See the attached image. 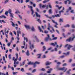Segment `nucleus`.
I'll list each match as a JSON object with an SVG mask.
<instances>
[{"label":"nucleus","instance_id":"13d9d810","mask_svg":"<svg viewBox=\"0 0 75 75\" xmlns=\"http://www.w3.org/2000/svg\"><path fill=\"white\" fill-rule=\"evenodd\" d=\"M72 61V59H70L69 60V62H71Z\"/></svg>","mask_w":75,"mask_h":75},{"label":"nucleus","instance_id":"c85d7f7f","mask_svg":"<svg viewBox=\"0 0 75 75\" xmlns=\"http://www.w3.org/2000/svg\"><path fill=\"white\" fill-rule=\"evenodd\" d=\"M64 27H69L70 25L69 24H67L66 25L64 26Z\"/></svg>","mask_w":75,"mask_h":75},{"label":"nucleus","instance_id":"a18cd8bd","mask_svg":"<svg viewBox=\"0 0 75 75\" xmlns=\"http://www.w3.org/2000/svg\"><path fill=\"white\" fill-rule=\"evenodd\" d=\"M36 69H34L32 72V73H34L36 71Z\"/></svg>","mask_w":75,"mask_h":75},{"label":"nucleus","instance_id":"f03ea898","mask_svg":"<svg viewBox=\"0 0 75 75\" xmlns=\"http://www.w3.org/2000/svg\"><path fill=\"white\" fill-rule=\"evenodd\" d=\"M28 8H30L32 15H33V14L34 13V10H33V6H30L29 5H28Z\"/></svg>","mask_w":75,"mask_h":75},{"label":"nucleus","instance_id":"412c9836","mask_svg":"<svg viewBox=\"0 0 75 75\" xmlns=\"http://www.w3.org/2000/svg\"><path fill=\"white\" fill-rule=\"evenodd\" d=\"M64 9H65V8H64V7H63V10H62L61 11H59V13L60 14H61V12L62 13L64 12Z\"/></svg>","mask_w":75,"mask_h":75},{"label":"nucleus","instance_id":"4c0bfd02","mask_svg":"<svg viewBox=\"0 0 75 75\" xmlns=\"http://www.w3.org/2000/svg\"><path fill=\"white\" fill-rule=\"evenodd\" d=\"M15 13L16 14H18L20 13V12L18 11V10H17L16 12H15Z\"/></svg>","mask_w":75,"mask_h":75},{"label":"nucleus","instance_id":"cd10ccee","mask_svg":"<svg viewBox=\"0 0 75 75\" xmlns=\"http://www.w3.org/2000/svg\"><path fill=\"white\" fill-rule=\"evenodd\" d=\"M24 40L25 41L26 40V42H28V38H25V37L24 38Z\"/></svg>","mask_w":75,"mask_h":75},{"label":"nucleus","instance_id":"6e6552de","mask_svg":"<svg viewBox=\"0 0 75 75\" xmlns=\"http://www.w3.org/2000/svg\"><path fill=\"white\" fill-rule=\"evenodd\" d=\"M47 37H46L45 38V41H48V40H49V39L50 38V35L49 34H48L47 35Z\"/></svg>","mask_w":75,"mask_h":75},{"label":"nucleus","instance_id":"a878e982","mask_svg":"<svg viewBox=\"0 0 75 75\" xmlns=\"http://www.w3.org/2000/svg\"><path fill=\"white\" fill-rule=\"evenodd\" d=\"M38 56V58H41V54H39L37 55Z\"/></svg>","mask_w":75,"mask_h":75},{"label":"nucleus","instance_id":"c756f323","mask_svg":"<svg viewBox=\"0 0 75 75\" xmlns=\"http://www.w3.org/2000/svg\"><path fill=\"white\" fill-rule=\"evenodd\" d=\"M5 1L4 2V4H6L8 2L9 0H4Z\"/></svg>","mask_w":75,"mask_h":75},{"label":"nucleus","instance_id":"69168bd1","mask_svg":"<svg viewBox=\"0 0 75 75\" xmlns=\"http://www.w3.org/2000/svg\"><path fill=\"white\" fill-rule=\"evenodd\" d=\"M52 47H50L48 49V50H52Z\"/></svg>","mask_w":75,"mask_h":75},{"label":"nucleus","instance_id":"774afa93","mask_svg":"<svg viewBox=\"0 0 75 75\" xmlns=\"http://www.w3.org/2000/svg\"><path fill=\"white\" fill-rule=\"evenodd\" d=\"M35 64H40V62H35Z\"/></svg>","mask_w":75,"mask_h":75},{"label":"nucleus","instance_id":"0eeeda50","mask_svg":"<svg viewBox=\"0 0 75 75\" xmlns=\"http://www.w3.org/2000/svg\"><path fill=\"white\" fill-rule=\"evenodd\" d=\"M52 45H53V46H55L56 45H57V48H58L59 46L58 45H57V42H54V43H52L50 44Z\"/></svg>","mask_w":75,"mask_h":75},{"label":"nucleus","instance_id":"aec40b11","mask_svg":"<svg viewBox=\"0 0 75 75\" xmlns=\"http://www.w3.org/2000/svg\"><path fill=\"white\" fill-rule=\"evenodd\" d=\"M64 9H65V8H64V7H63V10H62L61 11H59V13L60 14H61V12L62 13L64 12Z\"/></svg>","mask_w":75,"mask_h":75},{"label":"nucleus","instance_id":"79ce46f5","mask_svg":"<svg viewBox=\"0 0 75 75\" xmlns=\"http://www.w3.org/2000/svg\"><path fill=\"white\" fill-rule=\"evenodd\" d=\"M14 64L15 65V64H16V61H17V59H16L14 60Z\"/></svg>","mask_w":75,"mask_h":75},{"label":"nucleus","instance_id":"09e8293b","mask_svg":"<svg viewBox=\"0 0 75 75\" xmlns=\"http://www.w3.org/2000/svg\"><path fill=\"white\" fill-rule=\"evenodd\" d=\"M16 59H18V54L17 53L16 54Z\"/></svg>","mask_w":75,"mask_h":75},{"label":"nucleus","instance_id":"f3484780","mask_svg":"<svg viewBox=\"0 0 75 75\" xmlns=\"http://www.w3.org/2000/svg\"><path fill=\"white\" fill-rule=\"evenodd\" d=\"M38 30H40V32H42V33H43V31L42 30H41V28L40 27L38 26Z\"/></svg>","mask_w":75,"mask_h":75},{"label":"nucleus","instance_id":"7ed1b4c3","mask_svg":"<svg viewBox=\"0 0 75 75\" xmlns=\"http://www.w3.org/2000/svg\"><path fill=\"white\" fill-rule=\"evenodd\" d=\"M18 30L17 31V40L18 41L20 40V38L18 37H19V33L21 34V31H20L21 29L20 28H19Z\"/></svg>","mask_w":75,"mask_h":75},{"label":"nucleus","instance_id":"ddd939ff","mask_svg":"<svg viewBox=\"0 0 75 75\" xmlns=\"http://www.w3.org/2000/svg\"><path fill=\"white\" fill-rule=\"evenodd\" d=\"M25 54L26 55L28 56V57L30 55V52H29V50H28L26 52H25Z\"/></svg>","mask_w":75,"mask_h":75},{"label":"nucleus","instance_id":"f8f14e48","mask_svg":"<svg viewBox=\"0 0 75 75\" xmlns=\"http://www.w3.org/2000/svg\"><path fill=\"white\" fill-rule=\"evenodd\" d=\"M72 47H73V46L72 45H71L68 44V47L67 48L68 50H70V48H72Z\"/></svg>","mask_w":75,"mask_h":75},{"label":"nucleus","instance_id":"bf43d9fd","mask_svg":"<svg viewBox=\"0 0 75 75\" xmlns=\"http://www.w3.org/2000/svg\"><path fill=\"white\" fill-rule=\"evenodd\" d=\"M55 16L56 17H59V14L55 15Z\"/></svg>","mask_w":75,"mask_h":75},{"label":"nucleus","instance_id":"37998d69","mask_svg":"<svg viewBox=\"0 0 75 75\" xmlns=\"http://www.w3.org/2000/svg\"><path fill=\"white\" fill-rule=\"evenodd\" d=\"M18 16L20 18V19H21V20H23V18H22V17L21 16H20V15L19 14L18 15Z\"/></svg>","mask_w":75,"mask_h":75},{"label":"nucleus","instance_id":"4468645a","mask_svg":"<svg viewBox=\"0 0 75 75\" xmlns=\"http://www.w3.org/2000/svg\"><path fill=\"white\" fill-rule=\"evenodd\" d=\"M34 64V62H32L31 61L29 62L28 63V65H33Z\"/></svg>","mask_w":75,"mask_h":75},{"label":"nucleus","instance_id":"20e7f679","mask_svg":"<svg viewBox=\"0 0 75 75\" xmlns=\"http://www.w3.org/2000/svg\"><path fill=\"white\" fill-rule=\"evenodd\" d=\"M74 38H75V36L73 37V38H70L69 39H67L66 41L67 42L68 41V42H71V41H74Z\"/></svg>","mask_w":75,"mask_h":75},{"label":"nucleus","instance_id":"6e6d98bb","mask_svg":"<svg viewBox=\"0 0 75 75\" xmlns=\"http://www.w3.org/2000/svg\"><path fill=\"white\" fill-rule=\"evenodd\" d=\"M64 57H65V56L64 55L60 57V58H64Z\"/></svg>","mask_w":75,"mask_h":75},{"label":"nucleus","instance_id":"3c124183","mask_svg":"<svg viewBox=\"0 0 75 75\" xmlns=\"http://www.w3.org/2000/svg\"><path fill=\"white\" fill-rule=\"evenodd\" d=\"M40 71H45V69H44V68H42L40 69Z\"/></svg>","mask_w":75,"mask_h":75},{"label":"nucleus","instance_id":"a211bd4d","mask_svg":"<svg viewBox=\"0 0 75 75\" xmlns=\"http://www.w3.org/2000/svg\"><path fill=\"white\" fill-rule=\"evenodd\" d=\"M23 45L24 46L25 45V48L26 49L27 47V44L25 45V41H23Z\"/></svg>","mask_w":75,"mask_h":75},{"label":"nucleus","instance_id":"2eb2a0df","mask_svg":"<svg viewBox=\"0 0 75 75\" xmlns=\"http://www.w3.org/2000/svg\"><path fill=\"white\" fill-rule=\"evenodd\" d=\"M35 13H36V17H39V18H40V17H41V16L38 14V13H37V12H35Z\"/></svg>","mask_w":75,"mask_h":75},{"label":"nucleus","instance_id":"4be33fe9","mask_svg":"<svg viewBox=\"0 0 75 75\" xmlns=\"http://www.w3.org/2000/svg\"><path fill=\"white\" fill-rule=\"evenodd\" d=\"M71 71V69H70L67 71V74H68L69 75L70 74V71Z\"/></svg>","mask_w":75,"mask_h":75},{"label":"nucleus","instance_id":"4d7b16f0","mask_svg":"<svg viewBox=\"0 0 75 75\" xmlns=\"http://www.w3.org/2000/svg\"><path fill=\"white\" fill-rule=\"evenodd\" d=\"M21 71L22 72H24V68H22L21 69Z\"/></svg>","mask_w":75,"mask_h":75},{"label":"nucleus","instance_id":"dca6fc26","mask_svg":"<svg viewBox=\"0 0 75 75\" xmlns=\"http://www.w3.org/2000/svg\"><path fill=\"white\" fill-rule=\"evenodd\" d=\"M9 14V16H10L12 18H14V16H14V14L13 13H11Z\"/></svg>","mask_w":75,"mask_h":75},{"label":"nucleus","instance_id":"b1692460","mask_svg":"<svg viewBox=\"0 0 75 75\" xmlns=\"http://www.w3.org/2000/svg\"><path fill=\"white\" fill-rule=\"evenodd\" d=\"M45 16H46L47 18H50V19H52V17H50L48 16V15H45Z\"/></svg>","mask_w":75,"mask_h":75},{"label":"nucleus","instance_id":"393cba45","mask_svg":"<svg viewBox=\"0 0 75 75\" xmlns=\"http://www.w3.org/2000/svg\"><path fill=\"white\" fill-rule=\"evenodd\" d=\"M52 9H50L49 11V14H52Z\"/></svg>","mask_w":75,"mask_h":75},{"label":"nucleus","instance_id":"de8ad7c7","mask_svg":"<svg viewBox=\"0 0 75 75\" xmlns=\"http://www.w3.org/2000/svg\"><path fill=\"white\" fill-rule=\"evenodd\" d=\"M10 45H11V42H9V43H8L7 45H8V47H10Z\"/></svg>","mask_w":75,"mask_h":75},{"label":"nucleus","instance_id":"c03bdc74","mask_svg":"<svg viewBox=\"0 0 75 75\" xmlns=\"http://www.w3.org/2000/svg\"><path fill=\"white\" fill-rule=\"evenodd\" d=\"M36 42H40V40L39 39L37 38L36 39Z\"/></svg>","mask_w":75,"mask_h":75},{"label":"nucleus","instance_id":"5701e85b","mask_svg":"<svg viewBox=\"0 0 75 75\" xmlns=\"http://www.w3.org/2000/svg\"><path fill=\"white\" fill-rule=\"evenodd\" d=\"M63 54H65V55L67 56V55H69V52H68L67 53H63Z\"/></svg>","mask_w":75,"mask_h":75},{"label":"nucleus","instance_id":"9b49d317","mask_svg":"<svg viewBox=\"0 0 75 75\" xmlns=\"http://www.w3.org/2000/svg\"><path fill=\"white\" fill-rule=\"evenodd\" d=\"M31 30L32 31H33L34 32L36 31V30L33 26L31 28Z\"/></svg>","mask_w":75,"mask_h":75},{"label":"nucleus","instance_id":"0e129e2a","mask_svg":"<svg viewBox=\"0 0 75 75\" xmlns=\"http://www.w3.org/2000/svg\"><path fill=\"white\" fill-rule=\"evenodd\" d=\"M42 58H46V56H45V55H44L43 56Z\"/></svg>","mask_w":75,"mask_h":75},{"label":"nucleus","instance_id":"473e14b6","mask_svg":"<svg viewBox=\"0 0 75 75\" xmlns=\"http://www.w3.org/2000/svg\"><path fill=\"white\" fill-rule=\"evenodd\" d=\"M50 1V0H45L43 1V3H47V2H48Z\"/></svg>","mask_w":75,"mask_h":75},{"label":"nucleus","instance_id":"e2e57ef3","mask_svg":"<svg viewBox=\"0 0 75 75\" xmlns=\"http://www.w3.org/2000/svg\"><path fill=\"white\" fill-rule=\"evenodd\" d=\"M47 72L48 74H50V73H51V71H50V70L48 71H47Z\"/></svg>","mask_w":75,"mask_h":75},{"label":"nucleus","instance_id":"a19ab883","mask_svg":"<svg viewBox=\"0 0 75 75\" xmlns=\"http://www.w3.org/2000/svg\"><path fill=\"white\" fill-rule=\"evenodd\" d=\"M11 23H12V24H11L12 25L13 27H15V24H14V23L13 22H11Z\"/></svg>","mask_w":75,"mask_h":75},{"label":"nucleus","instance_id":"1a4fd4ad","mask_svg":"<svg viewBox=\"0 0 75 75\" xmlns=\"http://www.w3.org/2000/svg\"><path fill=\"white\" fill-rule=\"evenodd\" d=\"M24 26L27 29V30H28V29H30V26L29 25H25Z\"/></svg>","mask_w":75,"mask_h":75},{"label":"nucleus","instance_id":"c9c22d12","mask_svg":"<svg viewBox=\"0 0 75 75\" xmlns=\"http://www.w3.org/2000/svg\"><path fill=\"white\" fill-rule=\"evenodd\" d=\"M70 13H73V14H75V12H74V10H72L70 11Z\"/></svg>","mask_w":75,"mask_h":75},{"label":"nucleus","instance_id":"ea45409f","mask_svg":"<svg viewBox=\"0 0 75 75\" xmlns=\"http://www.w3.org/2000/svg\"><path fill=\"white\" fill-rule=\"evenodd\" d=\"M65 69V67H63L62 68H60V71H64Z\"/></svg>","mask_w":75,"mask_h":75},{"label":"nucleus","instance_id":"864d4df0","mask_svg":"<svg viewBox=\"0 0 75 75\" xmlns=\"http://www.w3.org/2000/svg\"><path fill=\"white\" fill-rule=\"evenodd\" d=\"M57 40V37H54L52 39V40Z\"/></svg>","mask_w":75,"mask_h":75},{"label":"nucleus","instance_id":"603ef678","mask_svg":"<svg viewBox=\"0 0 75 75\" xmlns=\"http://www.w3.org/2000/svg\"><path fill=\"white\" fill-rule=\"evenodd\" d=\"M26 74L28 75H33L30 73H27Z\"/></svg>","mask_w":75,"mask_h":75},{"label":"nucleus","instance_id":"052dcab7","mask_svg":"<svg viewBox=\"0 0 75 75\" xmlns=\"http://www.w3.org/2000/svg\"><path fill=\"white\" fill-rule=\"evenodd\" d=\"M61 68L59 67H57V70H60Z\"/></svg>","mask_w":75,"mask_h":75},{"label":"nucleus","instance_id":"5fc2aeb1","mask_svg":"<svg viewBox=\"0 0 75 75\" xmlns=\"http://www.w3.org/2000/svg\"><path fill=\"white\" fill-rule=\"evenodd\" d=\"M45 33V34H47L48 33V31H47V30H45V32H44Z\"/></svg>","mask_w":75,"mask_h":75},{"label":"nucleus","instance_id":"39448f33","mask_svg":"<svg viewBox=\"0 0 75 75\" xmlns=\"http://www.w3.org/2000/svg\"><path fill=\"white\" fill-rule=\"evenodd\" d=\"M29 44L30 45V48L31 49V50L32 51L33 50V48H34V44H33L31 45V43L30 41L29 42Z\"/></svg>","mask_w":75,"mask_h":75},{"label":"nucleus","instance_id":"e433bc0d","mask_svg":"<svg viewBox=\"0 0 75 75\" xmlns=\"http://www.w3.org/2000/svg\"><path fill=\"white\" fill-rule=\"evenodd\" d=\"M36 64L35 63H33V67L34 68H35L36 67Z\"/></svg>","mask_w":75,"mask_h":75},{"label":"nucleus","instance_id":"338daca9","mask_svg":"<svg viewBox=\"0 0 75 75\" xmlns=\"http://www.w3.org/2000/svg\"><path fill=\"white\" fill-rule=\"evenodd\" d=\"M56 31L57 32V33H58V34H59V31L57 30H56Z\"/></svg>","mask_w":75,"mask_h":75},{"label":"nucleus","instance_id":"72a5a7b5","mask_svg":"<svg viewBox=\"0 0 75 75\" xmlns=\"http://www.w3.org/2000/svg\"><path fill=\"white\" fill-rule=\"evenodd\" d=\"M59 23H62V22H63V20L62 19H60L59 20Z\"/></svg>","mask_w":75,"mask_h":75},{"label":"nucleus","instance_id":"58836bf2","mask_svg":"<svg viewBox=\"0 0 75 75\" xmlns=\"http://www.w3.org/2000/svg\"><path fill=\"white\" fill-rule=\"evenodd\" d=\"M8 11L9 14H11V13H11V11H11V9L9 10Z\"/></svg>","mask_w":75,"mask_h":75},{"label":"nucleus","instance_id":"7c9ffc66","mask_svg":"<svg viewBox=\"0 0 75 75\" xmlns=\"http://www.w3.org/2000/svg\"><path fill=\"white\" fill-rule=\"evenodd\" d=\"M43 51H45V50H46V47H45V46H44L43 47Z\"/></svg>","mask_w":75,"mask_h":75},{"label":"nucleus","instance_id":"8fccbe9b","mask_svg":"<svg viewBox=\"0 0 75 75\" xmlns=\"http://www.w3.org/2000/svg\"><path fill=\"white\" fill-rule=\"evenodd\" d=\"M72 28H75V25L72 24Z\"/></svg>","mask_w":75,"mask_h":75},{"label":"nucleus","instance_id":"9d476101","mask_svg":"<svg viewBox=\"0 0 75 75\" xmlns=\"http://www.w3.org/2000/svg\"><path fill=\"white\" fill-rule=\"evenodd\" d=\"M51 64H52V62H47L45 63L46 65H47V66L50 65Z\"/></svg>","mask_w":75,"mask_h":75},{"label":"nucleus","instance_id":"f257e3e1","mask_svg":"<svg viewBox=\"0 0 75 75\" xmlns=\"http://www.w3.org/2000/svg\"><path fill=\"white\" fill-rule=\"evenodd\" d=\"M39 6L40 8H45V7H46L47 9V8H48V7H49V6H46L44 5H42V4H39Z\"/></svg>","mask_w":75,"mask_h":75},{"label":"nucleus","instance_id":"49530a36","mask_svg":"<svg viewBox=\"0 0 75 75\" xmlns=\"http://www.w3.org/2000/svg\"><path fill=\"white\" fill-rule=\"evenodd\" d=\"M8 58L9 59H11V55L9 54L8 56Z\"/></svg>","mask_w":75,"mask_h":75},{"label":"nucleus","instance_id":"680f3d73","mask_svg":"<svg viewBox=\"0 0 75 75\" xmlns=\"http://www.w3.org/2000/svg\"><path fill=\"white\" fill-rule=\"evenodd\" d=\"M36 10L38 12H39V11H40L39 10V9H38V8H36Z\"/></svg>","mask_w":75,"mask_h":75},{"label":"nucleus","instance_id":"bb28decb","mask_svg":"<svg viewBox=\"0 0 75 75\" xmlns=\"http://www.w3.org/2000/svg\"><path fill=\"white\" fill-rule=\"evenodd\" d=\"M37 21H38V22H39V23H40V24L41 23V21L40 20V18L38 19L37 20Z\"/></svg>","mask_w":75,"mask_h":75},{"label":"nucleus","instance_id":"423d86ee","mask_svg":"<svg viewBox=\"0 0 75 75\" xmlns=\"http://www.w3.org/2000/svg\"><path fill=\"white\" fill-rule=\"evenodd\" d=\"M52 22L53 23H55V24L56 25H54V27L55 28H58V27L57 25H58V23L57 22H55V21L53 19L52 20Z\"/></svg>","mask_w":75,"mask_h":75},{"label":"nucleus","instance_id":"f704fd0d","mask_svg":"<svg viewBox=\"0 0 75 75\" xmlns=\"http://www.w3.org/2000/svg\"><path fill=\"white\" fill-rule=\"evenodd\" d=\"M8 11H6L5 13V15H6V16H8Z\"/></svg>","mask_w":75,"mask_h":75},{"label":"nucleus","instance_id":"2f4dec72","mask_svg":"<svg viewBox=\"0 0 75 75\" xmlns=\"http://www.w3.org/2000/svg\"><path fill=\"white\" fill-rule=\"evenodd\" d=\"M53 28L51 26H48V28H47V30H50V28Z\"/></svg>","mask_w":75,"mask_h":75},{"label":"nucleus","instance_id":"6ab92c4d","mask_svg":"<svg viewBox=\"0 0 75 75\" xmlns=\"http://www.w3.org/2000/svg\"><path fill=\"white\" fill-rule=\"evenodd\" d=\"M0 18H6V17L5 16L2 15L0 17Z\"/></svg>","mask_w":75,"mask_h":75}]
</instances>
